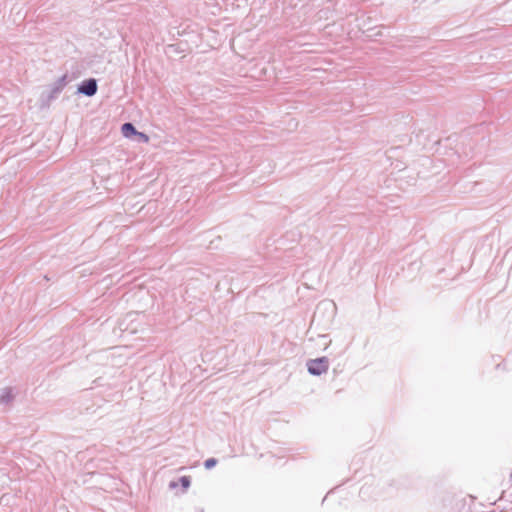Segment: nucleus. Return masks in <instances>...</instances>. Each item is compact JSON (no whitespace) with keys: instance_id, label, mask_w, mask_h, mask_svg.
I'll return each mask as SVG.
<instances>
[{"instance_id":"4","label":"nucleus","mask_w":512,"mask_h":512,"mask_svg":"<svg viewBox=\"0 0 512 512\" xmlns=\"http://www.w3.org/2000/svg\"><path fill=\"white\" fill-rule=\"evenodd\" d=\"M14 398L12 390L10 388H5L0 393V402L3 404H9Z\"/></svg>"},{"instance_id":"2","label":"nucleus","mask_w":512,"mask_h":512,"mask_svg":"<svg viewBox=\"0 0 512 512\" xmlns=\"http://www.w3.org/2000/svg\"><path fill=\"white\" fill-rule=\"evenodd\" d=\"M66 78H67L66 75H64L51 85L50 90L47 94L48 101L55 99L59 95V93L63 90V88L65 87V85L67 83Z\"/></svg>"},{"instance_id":"8","label":"nucleus","mask_w":512,"mask_h":512,"mask_svg":"<svg viewBox=\"0 0 512 512\" xmlns=\"http://www.w3.org/2000/svg\"><path fill=\"white\" fill-rule=\"evenodd\" d=\"M177 486H178V482H176V481H171L169 483V488L170 489H175Z\"/></svg>"},{"instance_id":"7","label":"nucleus","mask_w":512,"mask_h":512,"mask_svg":"<svg viewBox=\"0 0 512 512\" xmlns=\"http://www.w3.org/2000/svg\"><path fill=\"white\" fill-rule=\"evenodd\" d=\"M216 464H217V459H215V458H208L204 462V467L209 470V469H212L213 467H215Z\"/></svg>"},{"instance_id":"3","label":"nucleus","mask_w":512,"mask_h":512,"mask_svg":"<svg viewBox=\"0 0 512 512\" xmlns=\"http://www.w3.org/2000/svg\"><path fill=\"white\" fill-rule=\"evenodd\" d=\"M78 92L86 96H93L97 92V82L95 79L83 81L78 87Z\"/></svg>"},{"instance_id":"5","label":"nucleus","mask_w":512,"mask_h":512,"mask_svg":"<svg viewBox=\"0 0 512 512\" xmlns=\"http://www.w3.org/2000/svg\"><path fill=\"white\" fill-rule=\"evenodd\" d=\"M122 133L124 136L129 137L130 135L138 134L132 123H125L122 125Z\"/></svg>"},{"instance_id":"10","label":"nucleus","mask_w":512,"mask_h":512,"mask_svg":"<svg viewBox=\"0 0 512 512\" xmlns=\"http://www.w3.org/2000/svg\"><path fill=\"white\" fill-rule=\"evenodd\" d=\"M322 306L325 307V308H328V307H333L334 304L327 302V303H322Z\"/></svg>"},{"instance_id":"1","label":"nucleus","mask_w":512,"mask_h":512,"mask_svg":"<svg viewBox=\"0 0 512 512\" xmlns=\"http://www.w3.org/2000/svg\"><path fill=\"white\" fill-rule=\"evenodd\" d=\"M329 368V360L327 357L311 359L307 362L308 372L312 375L319 376L326 373Z\"/></svg>"},{"instance_id":"6","label":"nucleus","mask_w":512,"mask_h":512,"mask_svg":"<svg viewBox=\"0 0 512 512\" xmlns=\"http://www.w3.org/2000/svg\"><path fill=\"white\" fill-rule=\"evenodd\" d=\"M179 482H180L181 486L183 487V492H185L190 487V484H191L189 476H182L179 479Z\"/></svg>"},{"instance_id":"9","label":"nucleus","mask_w":512,"mask_h":512,"mask_svg":"<svg viewBox=\"0 0 512 512\" xmlns=\"http://www.w3.org/2000/svg\"><path fill=\"white\" fill-rule=\"evenodd\" d=\"M138 135L142 138V140H144L145 142H147L149 140L148 136L145 135L144 133H138Z\"/></svg>"}]
</instances>
